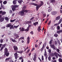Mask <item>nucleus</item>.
<instances>
[{"label":"nucleus","mask_w":62,"mask_h":62,"mask_svg":"<svg viewBox=\"0 0 62 62\" xmlns=\"http://www.w3.org/2000/svg\"><path fill=\"white\" fill-rule=\"evenodd\" d=\"M40 3L39 5H38V4L37 5V6L36 7V10L37 11H38V10L40 8V7H41L42 6H43V1H40Z\"/></svg>","instance_id":"f257e3e1"},{"label":"nucleus","mask_w":62,"mask_h":62,"mask_svg":"<svg viewBox=\"0 0 62 62\" xmlns=\"http://www.w3.org/2000/svg\"><path fill=\"white\" fill-rule=\"evenodd\" d=\"M19 7V5H13L11 6V8L13 11H14L16 10V8H18Z\"/></svg>","instance_id":"f03ea898"},{"label":"nucleus","mask_w":62,"mask_h":62,"mask_svg":"<svg viewBox=\"0 0 62 62\" xmlns=\"http://www.w3.org/2000/svg\"><path fill=\"white\" fill-rule=\"evenodd\" d=\"M19 15H20V16H24V13L23 11V10L21 11H19L18 13Z\"/></svg>","instance_id":"7ed1b4c3"},{"label":"nucleus","mask_w":62,"mask_h":62,"mask_svg":"<svg viewBox=\"0 0 62 62\" xmlns=\"http://www.w3.org/2000/svg\"><path fill=\"white\" fill-rule=\"evenodd\" d=\"M32 22H31V21H27L26 23V24H28V25L29 26H28V28H29L30 27H31V24H30V23H31Z\"/></svg>","instance_id":"20e7f679"},{"label":"nucleus","mask_w":62,"mask_h":62,"mask_svg":"<svg viewBox=\"0 0 62 62\" xmlns=\"http://www.w3.org/2000/svg\"><path fill=\"white\" fill-rule=\"evenodd\" d=\"M50 45V47H51V48H53L54 50H56V49H57V48L56 47H55V46L54 45V44H53L52 45Z\"/></svg>","instance_id":"39448f33"},{"label":"nucleus","mask_w":62,"mask_h":62,"mask_svg":"<svg viewBox=\"0 0 62 62\" xmlns=\"http://www.w3.org/2000/svg\"><path fill=\"white\" fill-rule=\"evenodd\" d=\"M57 13V12L56 11H54L52 12L51 14L52 15H54Z\"/></svg>","instance_id":"423d86ee"},{"label":"nucleus","mask_w":62,"mask_h":62,"mask_svg":"<svg viewBox=\"0 0 62 62\" xmlns=\"http://www.w3.org/2000/svg\"><path fill=\"white\" fill-rule=\"evenodd\" d=\"M10 40H11L13 42H17V41H16L15 39H13V38H10Z\"/></svg>","instance_id":"0eeeda50"},{"label":"nucleus","mask_w":62,"mask_h":62,"mask_svg":"<svg viewBox=\"0 0 62 62\" xmlns=\"http://www.w3.org/2000/svg\"><path fill=\"white\" fill-rule=\"evenodd\" d=\"M15 57L16 59H17L18 58V54L17 53H16L14 54Z\"/></svg>","instance_id":"6e6552de"},{"label":"nucleus","mask_w":62,"mask_h":62,"mask_svg":"<svg viewBox=\"0 0 62 62\" xmlns=\"http://www.w3.org/2000/svg\"><path fill=\"white\" fill-rule=\"evenodd\" d=\"M13 48H14V51H17L18 50V47L16 46H13Z\"/></svg>","instance_id":"1a4fd4ad"},{"label":"nucleus","mask_w":62,"mask_h":62,"mask_svg":"<svg viewBox=\"0 0 62 62\" xmlns=\"http://www.w3.org/2000/svg\"><path fill=\"white\" fill-rule=\"evenodd\" d=\"M9 54V53L8 52L5 53L4 54V56L6 55V56H8Z\"/></svg>","instance_id":"9d476101"},{"label":"nucleus","mask_w":62,"mask_h":62,"mask_svg":"<svg viewBox=\"0 0 62 62\" xmlns=\"http://www.w3.org/2000/svg\"><path fill=\"white\" fill-rule=\"evenodd\" d=\"M3 21H4V17H2L0 18V22H2Z\"/></svg>","instance_id":"9b49d317"},{"label":"nucleus","mask_w":62,"mask_h":62,"mask_svg":"<svg viewBox=\"0 0 62 62\" xmlns=\"http://www.w3.org/2000/svg\"><path fill=\"white\" fill-rule=\"evenodd\" d=\"M54 55L55 56L56 58H58V55L57 53L56 52H55L54 53Z\"/></svg>","instance_id":"f8f14e48"},{"label":"nucleus","mask_w":62,"mask_h":62,"mask_svg":"<svg viewBox=\"0 0 62 62\" xmlns=\"http://www.w3.org/2000/svg\"><path fill=\"white\" fill-rule=\"evenodd\" d=\"M55 21H57V20H59L60 19V16H58V17H56Z\"/></svg>","instance_id":"ddd939ff"},{"label":"nucleus","mask_w":62,"mask_h":62,"mask_svg":"<svg viewBox=\"0 0 62 62\" xmlns=\"http://www.w3.org/2000/svg\"><path fill=\"white\" fill-rule=\"evenodd\" d=\"M55 2V0H50V3H54Z\"/></svg>","instance_id":"4468645a"},{"label":"nucleus","mask_w":62,"mask_h":62,"mask_svg":"<svg viewBox=\"0 0 62 62\" xmlns=\"http://www.w3.org/2000/svg\"><path fill=\"white\" fill-rule=\"evenodd\" d=\"M38 23H39V22H37L33 23V24L34 25V26H36L38 24Z\"/></svg>","instance_id":"2eb2a0df"},{"label":"nucleus","mask_w":62,"mask_h":62,"mask_svg":"<svg viewBox=\"0 0 62 62\" xmlns=\"http://www.w3.org/2000/svg\"><path fill=\"white\" fill-rule=\"evenodd\" d=\"M27 44H28L29 42H30V39L29 38V37H28L27 38Z\"/></svg>","instance_id":"dca6fc26"},{"label":"nucleus","mask_w":62,"mask_h":62,"mask_svg":"<svg viewBox=\"0 0 62 62\" xmlns=\"http://www.w3.org/2000/svg\"><path fill=\"white\" fill-rule=\"evenodd\" d=\"M49 8H50L48 10V12H50L52 11V8L51 7H48Z\"/></svg>","instance_id":"f3484780"},{"label":"nucleus","mask_w":62,"mask_h":62,"mask_svg":"<svg viewBox=\"0 0 62 62\" xmlns=\"http://www.w3.org/2000/svg\"><path fill=\"white\" fill-rule=\"evenodd\" d=\"M11 26V23H9L6 25V27H9L10 26Z\"/></svg>","instance_id":"a211bd4d"},{"label":"nucleus","mask_w":62,"mask_h":62,"mask_svg":"<svg viewBox=\"0 0 62 62\" xmlns=\"http://www.w3.org/2000/svg\"><path fill=\"white\" fill-rule=\"evenodd\" d=\"M13 3L14 5H16L17 4V1L15 0H13Z\"/></svg>","instance_id":"6ab92c4d"},{"label":"nucleus","mask_w":62,"mask_h":62,"mask_svg":"<svg viewBox=\"0 0 62 62\" xmlns=\"http://www.w3.org/2000/svg\"><path fill=\"white\" fill-rule=\"evenodd\" d=\"M62 30H60V31H57V34H60V33H62Z\"/></svg>","instance_id":"aec40b11"},{"label":"nucleus","mask_w":62,"mask_h":62,"mask_svg":"<svg viewBox=\"0 0 62 62\" xmlns=\"http://www.w3.org/2000/svg\"><path fill=\"white\" fill-rule=\"evenodd\" d=\"M53 39H51L49 42V44H51L52 43V42H53Z\"/></svg>","instance_id":"412c9836"},{"label":"nucleus","mask_w":62,"mask_h":62,"mask_svg":"<svg viewBox=\"0 0 62 62\" xmlns=\"http://www.w3.org/2000/svg\"><path fill=\"white\" fill-rule=\"evenodd\" d=\"M18 2L19 4H21L22 2H23V0H19L18 1Z\"/></svg>","instance_id":"4be33fe9"},{"label":"nucleus","mask_w":62,"mask_h":62,"mask_svg":"<svg viewBox=\"0 0 62 62\" xmlns=\"http://www.w3.org/2000/svg\"><path fill=\"white\" fill-rule=\"evenodd\" d=\"M4 50L5 51V53H8V50L7 48H5L4 49Z\"/></svg>","instance_id":"5701e85b"},{"label":"nucleus","mask_w":62,"mask_h":62,"mask_svg":"<svg viewBox=\"0 0 62 62\" xmlns=\"http://www.w3.org/2000/svg\"><path fill=\"white\" fill-rule=\"evenodd\" d=\"M18 34H17L16 33H14V38H15V37H16V36H18Z\"/></svg>","instance_id":"b1692460"},{"label":"nucleus","mask_w":62,"mask_h":62,"mask_svg":"<svg viewBox=\"0 0 62 62\" xmlns=\"http://www.w3.org/2000/svg\"><path fill=\"white\" fill-rule=\"evenodd\" d=\"M62 18H61V19H60L59 21L58 22V24H60V23H61V22H62Z\"/></svg>","instance_id":"393cba45"},{"label":"nucleus","mask_w":62,"mask_h":62,"mask_svg":"<svg viewBox=\"0 0 62 62\" xmlns=\"http://www.w3.org/2000/svg\"><path fill=\"white\" fill-rule=\"evenodd\" d=\"M7 3H8V2H7V1L6 0H5L4 1L3 3L4 5H6L7 4Z\"/></svg>","instance_id":"a878e982"},{"label":"nucleus","mask_w":62,"mask_h":62,"mask_svg":"<svg viewBox=\"0 0 62 62\" xmlns=\"http://www.w3.org/2000/svg\"><path fill=\"white\" fill-rule=\"evenodd\" d=\"M20 31H25V29H24V28L22 27V28L21 30H20Z\"/></svg>","instance_id":"bb28decb"},{"label":"nucleus","mask_w":62,"mask_h":62,"mask_svg":"<svg viewBox=\"0 0 62 62\" xmlns=\"http://www.w3.org/2000/svg\"><path fill=\"white\" fill-rule=\"evenodd\" d=\"M54 37L56 38L58 37V34L57 33H55L54 35Z\"/></svg>","instance_id":"cd10ccee"},{"label":"nucleus","mask_w":62,"mask_h":62,"mask_svg":"<svg viewBox=\"0 0 62 62\" xmlns=\"http://www.w3.org/2000/svg\"><path fill=\"white\" fill-rule=\"evenodd\" d=\"M24 13L25 12L26 13H27L28 11H29L28 10H23Z\"/></svg>","instance_id":"c85d7f7f"},{"label":"nucleus","mask_w":62,"mask_h":62,"mask_svg":"<svg viewBox=\"0 0 62 62\" xmlns=\"http://www.w3.org/2000/svg\"><path fill=\"white\" fill-rule=\"evenodd\" d=\"M31 5H33L34 6H37V4L34 3H31Z\"/></svg>","instance_id":"c756f323"},{"label":"nucleus","mask_w":62,"mask_h":62,"mask_svg":"<svg viewBox=\"0 0 62 62\" xmlns=\"http://www.w3.org/2000/svg\"><path fill=\"white\" fill-rule=\"evenodd\" d=\"M57 49H56V51L59 53V54H60V53L59 52H60V50L59 49L56 48Z\"/></svg>","instance_id":"7c9ffc66"},{"label":"nucleus","mask_w":62,"mask_h":62,"mask_svg":"<svg viewBox=\"0 0 62 62\" xmlns=\"http://www.w3.org/2000/svg\"><path fill=\"white\" fill-rule=\"evenodd\" d=\"M40 27H41V26H40L37 29V30L39 32H40Z\"/></svg>","instance_id":"2f4dec72"},{"label":"nucleus","mask_w":62,"mask_h":62,"mask_svg":"<svg viewBox=\"0 0 62 62\" xmlns=\"http://www.w3.org/2000/svg\"><path fill=\"white\" fill-rule=\"evenodd\" d=\"M36 57L34 56V57L33 58V60L34 61H36Z\"/></svg>","instance_id":"473e14b6"},{"label":"nucleus","mask_w":62,"mask_h":62,"mask_svg":"<svg viewBox=\"0 0 62 62\" xmlns=\"http://www.w3.org/2000/svg\"><path fill=\"white\" fill-rule=\"evenodd\" d=\"M58 61L59 62H62V59L61 58H60L58 59Z\"/></svg>","instance_id":"72a5a7b5"},{"label":"nucleus","mask_w":62,"mask_h":62,"mask_svg":"<svg viewBox=\"0 0 62 62\" xmlns=\"http://www.w3.org/2000/svg\"><path fill=\"white\" fill-rule=\"evenodd\" d=\"M29 28H27V29H26L25 30V31L27 32L29 31Z\"/></svg>","instance_id":"f704fd0d"},{"label":"nucleus","mask_w":62,"mask_h":62,"mask_svg":"<svg viewBox=\"0 0 62 62\" xmlns=\"http://www.w3.org/2000/svg\"><path fill=\"white\" fill-rule=\"evenodd\" d=\"M16 19H14L13 20H10V22L11 23H13V22H14V21H16Z\"/></svg>","instance_id":"c9c22d12"},{"label":"nucleus","mask_w":62,"mask_h":62,"mask_svg":"<svg viewBox=\"0 0 62 62\" xmlns=\"http://www.w3.org/2000/svg\"><path fill=\"white\" fill-rule=\"evenodd\" d=\"M44 55L46 56L47 55V53H46V51L45 50V52L44 54Z\"/></svg>","instance_id":"e433bc0d"},{"label":"nucleus","mask_w":62,"mask_h":62,"mask_svg":"<svg viewBox=\"0 0 62 62\" xmlns=\"http://www.w3.org/2000/svg\"><path fill=\"white\" fill-rule=\"evenodd\" d=\"M6 14V12H2L1 13V14H2V15H5V14Z\"/></svg>","instance_id":"4c0bfd02"},{"label":"nucleus","mask_w":62,"mask_h":62,"mask_svg":"<svg viewBox=\"0 0 62 62\" xmlns=\"http://www.w3.org/2000/svg\"><path fill=\"white\" fill-rule=\"evenodd\" d=\"M18 26H19V25H18L17 26H14V27L15 28H17Z\"/></svg>","instance_id":"58836bf2"},{"label":"nucleus","mask_w":62,"mask_h":62,"mask_svg":"<svg viewBox=\"0 0 62 62\" xmlns=\"http://www.w3.org/2000/svg\"><path fill=\"white\" fill-rule=\"evenodd\" d=\"M23 51H17V53H20V54H22L23 53Z\"/></svg>","instance_id":"ea45409f"},{"label":"nucleus","mask_w":62,"mask_h":62,"mask_svg":"<svg viewBox=\"0 0 62 62\" xmlns=\"http://www.w3.org/2000/svg\"><path fill=\"white\" fill-rule=\"evenodd\" d=\"M48 59L49 61H51V57L50 56H49L48 58Z\"/></svg>","instance_id":"a19ab883"},{"label":"nucleus","mask_w":62,"mask_h":62,"mask_svg":"<svg viewBox=\"0 0 62 62\" xmlns=\"http://www.w3.org/2000/svg\"><path fill=\"white\" fill-rule=\"evenodd\" d=\"M57 55L58 56L60 57L61 58L62 57V55L61 54H59L58 53H57Z\"/></svg>","instance_id":"79ce46f5"},{"label":"nucleus","mask_w":62,"mask_h":62,"mask_svg":"<svg viewBox=\"0 0 62 62\" xmlns=\"http://www.w3.org/2000/svg\"><path fill=\"white\" fill-rule=\"evenodd\" d=\"M5 19L7 21H8V20H9L8 17H5Z\"/></svg>","instance_id":"37998d69"},{"label":"nucleus","mask_w":62,"mask_h":62,"mask_svg":"<svg viewBox=\"0 0 62 62\" xmlns=\"http://www.w3.org/2000/svg\"><path fill=\"white\" fill-rule=\"evenodd\" d=\"M57 42L59 45H61V43H60V41H59V40H58Z\"/></svg>","instance_id":"c03bdc74"},{"label":"nucleus","mask_w":62,"mask_h":62,"mask_svg":"<svg viewBox=\"0 0 62 62\" xmlns=\"http://www.w3.org/2000/svg\"><path fill=\"white\" fill-rule=\"evenodd\" d=\"M13 25H12V26H10V27L9 28L10 29H12V28H13Z\"/></svg>","instance_id":"a18cd8bd"},{"label":"nucleus","mask_w":62,"mask_h":62,"mask_svg":"<svg viewBox=\"0 0 62 62\" xmlns=\"http://www.w3.org/2000/svg\"><path fill=\"white\" fill-rule=\"evenodd\" d=\"M2 46H2V47H3V48H5V46H6V44H4Z\"/></svg>","instance_id":"49530a36"},{"label":"nucleus","mask_w":62,"mask_h":62,"mask_svg":"<svg viewBox=\"0 0 62 62\" xmlns=\"http://www.w3.org/2000/svg\"><path fill=\"white\" fill-rule=\"evenodd\" d=\"M19 36H16V38H14V39H18V38H19Z\"/></svg>","instance_id":"de8ad7c7"},{"label":"nucleus","mask_w":62,"mask_h":62,"mask_svg":"<svg viewBox=\"0 0 62 62\" xmlns=\"http://www.w3.org/2000/svg\"><path fill=\"white\" fill-rule=\"evenodd\" d=\"M44 50V48L43 47H42L40 49V51H41V52H42L43 51V50Z\"/></svg>","instance_id":"09e8293b"},{"label":"nucleus","mask_w":62,"mask_h":62,"mask_svg":"<svg viewBox=\"0 0 62 62\" xmlns=\"http://www.w3.org/2000/svg\"><path fill=\"white\" fill-rule=\"evenodd\" d=\"M9 59H10V58H8L6 59L5 61H7L8 60H9Z\"/></svg>","instance_id":"8fccbe9b"},{"label":"nucleus","mask_w":62,"mask_h":62,"mask_svg":"<svg viewBox=\"0 0 62 62\" xmlns=\"http://www.w3.org/2000/svg\"><path fill=\"white\" fill-rule=\"evenodd\" d=\"M20 39H24V37H21L20 38Z\"/></svg>","instance_id":"3c124183"},{"label":"nucleus","mask_w":62,"mask_h":62,"mask_svg":"<svg viewBox=\"0 0 62 62\" xmlns=\"http://www.w3.org/2000/svg\"><path fill=\"white\" fill-rule=\"evenodd\" d=\"M57 29L58 30H59L60 29V26H58L57 27Z\"/></svg>","instance_id":"603ef678"},{"label":"nucleus","mask_w":62,"mask_h":62,"mask_svg":"<svg viewBox=\"0 0 62 62\" xmlns=\"http://www.w3.org/2000/svg\"><path fill=\"white\" fill-rule=\"evenodd\" d=\"M48 51H49L48 52L49 54H51V50L50 49H49Z\"/></svg>","instance_id":"864d4df0"},{"label":"nucleus","mask_w":62,"mask_h":62,"mask_svg":"<svg viewBox=\"0 0 62 62\" xmlns=\"http://www.w3.org/2000/svg\"><path fill=\"white\" fill-rule=\"evenodd\" d=\"M26 8V7H25V6H23V10H24V9H25V8Z\"/></svg>","instance_id":"5fc2aeb1"},{"label":"nucleus","mask_w":62,"mask_h":62,"mask_svg":"<svg viewBox=\"0 0 62 62\" xmlns=\"http://www.w3.org/2000/svg\"><path fill=\"white\" fill-rule=\"evenodd\" d=\"M0 42L1 43H3V40L2 39H1L0 40Z\"/></svg>","instance_id":"6e6d98bb"},{"label":"nucleus","mask_w":62,"mask_h":62,"mask_svg":"<svg viewBox=\"0 0 62 62\" xmlns=\"http://www.w3.org/2000/svg\"><path fill=\"white\" fill-rule=\"evenodd\" d=\"M30 33L31 34V35H33V34H34V32H33V31H32L30 32Z\"/></svg>","instance_id":"4d7b16f0"},{"label":"nucleus","mask_w":62,"mask_h":62,"mask_svg":"<svg viewBox=\"0 0 62 62\" xmlns=\"http://www.w3.org/2000/svg\"><path fill=\"white\" fill-rule=\"evenodd\" d=\"M42 60L43 61L44 60V57H43V55L42 56Z\"/></svg>","instance_id":"13d9d810"},{"label":"nucleus","mask_w":62,"mask_h":62,"mask_svg":"<svg viewBox=\"0 0 62 62\" xmlns=\"http://www.w3.org/2000/svg\"><path fill=\"white\" fill-rule=\"evenodd\" d=\"M51 21L50 20L49 23H48V25H50V24H51Z\"/></svg>","instance_id":"bf43d9fd"},{"label":"nucleus","mask_w":62,"mask_h":62,"mask_svg":"<svg viewBox=\"0 0 62 62\" xmlns=\"http://www.w3.org/2000/svg\"><path fill=\"white\" fill-rule=\"evenodd\" d=\"M54 42H55V44L56 45H57V41H55Z\"/></svg>","instance_id":"052dcab7"},{"label":"nucleus","mask_w":62,"mask_h":62,"mask_svg":"<svg viewBox=\"0 0 62 62\" xmlns=\"http://www.w3.org/2000/svg\"><path fill=\"white\" fill-rule=\"evenodd\" d=\"M35 48H37L38 47V45L37 44H36L35 45Z\"/></svg>","instance_id":"680f3d73"},{"label":"nucleus","mask_w":62,"mask_h":62,"mask_svg":"<svg viewBox=\"0 0 62 62\" xmlns=\"http://www.w3.org/2000/svg\"><path fill=\"white\" fill-rule=\"evenodd\" d=\"M29 51H30L29 50H28L26 52V53L28 54V53L29 52Z\"/></svg>","instance_id":"e2e57ef3"},{"label":"nucleus","mask_w":62,"mask_h":62,"mask_svg":"<svg viewBox=\"0 0 62 62\" xmlns=\"http://www.w3.org/2000/svg\"><path fill=\"white\" fill-rule=\"evenodd\" d=\"M23 59L22 58V56L21 57H20L19 58V60H21V59Z\"/></svg>","instance_id":"0e129e2a"},{"label":"nucleus","mask_w":62,"mask_h":62,"mask_svg":"<svg viewBox=\"0 0 62 62\" xmlns=\"http://www.w3.org/2000/svg\"><path fill=\"white\" fill-rule=\"evenodd\" d=\"M3 2V1L0 0V4H1V5H2V3Z\"/></svg>","instance_id":"69168bd1"},{"label":"nucleus","mask_w":62,"mask_h":62,"mask_svg":"<svg viewBox=\"0 0 62 62\" xmlns=\"http://www.w3.org/2000/svg\"><path fill=\"white\" fill-rule=\"evenodd\" d=\"M3 49H4V48L3 47H2V46L1 47V49L0 50V51H2V50H3Z\"/></svg>","instance_id":"338daca9"},{"label":"nucleus","mask_w":62,"mask_h":62,"mask_svg":"<svg viewBox=\"0 0 62 62\" xmlns=\"http://www.w3.org/2000/svg\"><path fill=\"white\" fill-rule=\"evenodd\" d=\"M46 14H43V16L44 17H46Z\"/></svg>","instance_id":"774afa93"}]
</instances>
